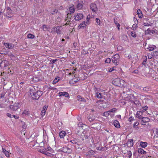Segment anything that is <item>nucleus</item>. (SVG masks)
<instances>
[{
    "label": "nucleus",
    "instance_id": "obj_44",
    "mask_svg": "<svg viewBox=\"0 0 158 158\" xmlns=\"http://www.w3.org/2000/svg\"><path fill=\"white\" fill-rule=\"evenodd\" d=\"M137 27V23H135L133 24L132 26V29L133 30H135Z\"/></svg>",
    "mask_w": 158,
    "mask_h": 158
},
{
    "label": "nucleus",
    "instance_id": "obj_30",
    "mask_svg": "<svg viewBox=\"0 0 158 158\" xmlns=\"http://www.w3.org/2000/svg\"><path fill=\"white\" fill-rule=\"evenodd\" d=\"M96 22L99 26H101V21L98 18H96L95 19Z\"/></svg>",
    "mask_w": 158,
    "mask_h": 158
},
{
    "label": "nucleus",
    "instance_id": "obj_7",
    "mask_svg": "<svg viewBox=\"0 0 158 158\" xmlns=\"http://www.w3.org/2000/svg\"><path fill=\"white\" fill-rule=\"evenodd\" d=\"M59 150L61 152L68 153H70L72 152V150L66 146L61 148Z\"/></svg>",
    "mask_w": 158,
    "mask_h": 158
},
{
    "label": "nucleus",
    "instance_id": "obj_28",
    "mask_svg": "<svg viewBox=\"0 0 158 158\" xmlns=\"http://www.w3.org/2000/svg\"><path fill=\"white\" fill-rule=\"evenodd\" d=\"M95 96L97 98H102V94L99 92H97L96 93Z\"/></svg>",
    "mask_w": 158,
    "mask_h": 158
},
{
    "label": "nucleus",
    "instance_id": "obj_6",
    "mask_svg": "<svg viewBox=\"0 0 158 158\" xmlns=\"http://www.w3.org/2000/svg\"><path fill=\"white\" fill-rule=\"evenodd\" d=\"M74 17L75 20L79 21L83 19V15L82 13H78L74 15Z\"/></svg>",
    "mask_w": 158,
    "mask_h": 158
},
{
    "label": "nucleus",
    "instance_id": "obj_64",
    "mask_svg": "<svg viewBox=\"0 0 158 158\" xmlns=\"http://www.w3.org/2000/svg\"><path fill=\"white\" fill-rule=\"evenodd\" d=\"M138 72H139L138 70H135L134 71V73L135 74H137Z\"/></svg>",
    "mask_w": 158,
    "mask_h": 158
},
{
    "label": "nucleus",
    "instance_id": "obj_18",
    "mask_svg": "<svg viewBox=\"0 0 158 158\" xmlns=\"http://www.w3.org/2000/svg\"><path fill=\"white\" fill-rule=\"evenodd\" d=\"M138 152L141 154H144L146 153V152L141 148H139L138 149Z\"/></svg>",
    "mask_w": 158,
    "mask_h": 158
},
{
    "label": "nucleus",
    "instance_id": "obj_40",
    "mask_svg": "<svg viewBox=\"0 0 158 158\" xmlns=\"http://www.w3.org/2000/svg\"><path fill=\"white\" fill-rule=\"evenodd\" d=\"M139 123L138 122L134 123L133 124V127L139 129V128L137 127L139 124Z\"/></svg>",
    "mask_w": 158,
    "mask_h": 158
},
{
    "label": "nucleus",
    "instance_id": "obj_31",
    "mask_svg": "<svg viewBox=\"0 0 158 158\" xmlns=\"http://www.w3.org/2000/svg\"><path fill=\"white\" fill-rule=\"evenodd\" d=\"M83 7V5L82 3H79L77 5V8L78 9H81Z\"/></svg>",
    "mask_w": 158,
    "mask_h": 158
},
{
    "label": "nucleus",
    "instance_id": "obj_37",
    "mask_svg": "<svg viewBox=\"0 0 158 158\" xmlns=\"http://www.w3.org/2000/svg\"><path fill=\"white\" fill-rule=\"evenodd\" d=\"M27 37L30 39H33L35 37V36L29 33L27 35Z\"/></svg>",
    "mask_w": 158,
    "mask_h": 158
},
{
    "label": "nucleus",
    "instance_id": "obj_4",
    "mask_svg": "<svg viewBox=\"0 0 158 158\" xmlns=\"http://www.w3.org/2000/svg\"><path fill=\"white\" fill-rule=\"evenodd\" d=\"M119 56L116 54L114 55L112 58V60L114 65H117L118 64L119 61Z\"/></svg>",
    "mask_w": 158,
    "mask_h": 158
},
{
    "label": "nucleus",
    "instance_id": "obj_34",
    "mask_svg": "<svg viewBox=\"0 0 158 158\" xmlns=\"http://www.w3.org/2000/svg\"><path fill=\"white\" fill-rule=\"evenodd\" d=\"M129 97L131 99V101L133 102L135 100V97L134 95L133 94H131L130 95Z\"/></svg>",
    "mask_w": 158,
    "mask_h": 158
},
{
    "label": "nucleus",
    "instance_id": "obj_62",
    "mask_svg": "<svg viewBox=\"0 0 158 158\" xmlns=\"http://www.w3.org/2000/svg\"><path fill=\"white\" fill-rule=\"evenodd\" d=\"M58 10H54V11H53V12H52V14H54L55 13H56L57 12Z\"/></svg>",
    "mask_w": 158,
    "mask_h": 158
},
{
    "label": "nucleus",
    "instance_id": "obj_46",
    "mask_svg": "<svg viewBox=\"0 0 158 158\" xmlns=\"http://www.w3.org/2000/svg\"><path fill=\"white\" fill-rule=\"evenodd\" d=\"M88 119L89 121L90 122H92V121L94 120V118H93L91 117V116L90 115H89L88 117Z\"/></svg>",
    "mask_w": 158,
    "mask_h": 158
},
{
    "label": "nucleus",
    "instance_id": "obj_1",
    "mask_svg": "<svg viewBox=\"0 0 158 158\" xmlns=\"http://www.w3.org/2000/svg\"><path fill=\"white\" fill-rule=\"evenodd\" d=\"M69 15L68 16L69 14H67V18L65 19V22L66 23L63 25L62 27V26H57L56 27H54L52 29L51 32L52 34H54L55 32H56L57 34H60L61 33L63 29L65 27L67 28L71 27V24L70 23L71 19L70 18L71 15L69 13Z\"/></svg>",
    "mask_w": 158,
    "mask_h": 158
},
{
    "label": "nucleus",
    "instance_id": "obj_60",
    "mask_svg": "<svg viewBox=\"0 0 158 158\" xmlns=\"http://www.w3.org/2000/svg\"><path fill=\"white\" fill-rule=\"evenodd\" d=\"M78 125L79 126V127H82V125H83L82 123H81V122H80L78 124Z\"/></svg>",
    "mask_w": 158,
    "mask_h": 158
},
{
    "label": "nucleus",
    "instance_id": "obj_45",
    "mask_svg": "<svg viewBox=\"0 0 158 158\" xmlns=\"http://www.w3.org/2000/svg\"><path fill=\"white\" fill-rule=\"evenodd\" d=\"M127 155L129 158H130L132 156L131 152L130 151H128L127 152Z\"/></svg>",
    "mask_w": 158,
    "mask_h": 158
},
{
    "label": "nucleus",
    "instance_id": "obj_53",
    "mask_svg": "<svg viewBox=\"0 0 158 158\" xmlns=\"http://www.w3.org/2000/svg\"><path fill=\"white\" fill-rule=\"evenodd\" d=\"M134 22L135 23L137 24L138 23V21L137 19L135 17H134Z\"/></svg>",
    "mask_w": 158,
    "mask_h": 158
},
{
    "label": "nucleus",
    "instance_id": "obj_42",
    "mask_svg": "<svg viewBox=\"0 0 158 158\" xmlns=\"http://www.w3.org/2000/svg\"><path fill=\"white\" fill-rule=\"evenodd\" d=\"M114 23L116 25L117 27H118V30L119 29V27L120 26V25L119 23H118L117 21H116L115 20V19H114Z\"/></svg>",
    "mask_w": 158,
    "mask_h": 158
},
{
    "label": "nucleus",
    "instance_id": "obj_63",
    "mask_svg": "<svg viewBox=\"0 0 158 158\" xmlns=\"http://www.w3.org/2000/svg\"><path fill=\"white\" fill-rule=\"evenodd\" d=\"M12 117L14 118L15 119H18V117L17 116H15V115H12Z\"/></svg>",
    "mask_w": 158,
    "mask_h": 158
},
{
    "label": "nucleus",
    "instance_id": "obj_24",
    "mask_svg": "<svg viewBox=\"0 0 158 158\" xmlns=\"http://www.w3.org/2000/svg\"><path fill=\"white\" fill-rule=\"evenodd\" d=\"M87 26V24L85 23V21L81 23L79 26L80 28H84Z\"/></svg>",
    "mask_w": 158,
    "mask_h": 158
},
{
    "label": "nucleus",
    "instance_id": "obj_21",
    "mask_svg": "<svg viewBox=\"0 0 158 158\" xmlns=\"http://www.w3.org/2000/svg\"><path fill=\"white\" fill-rule=\"evenodd\" d=\"M137 14L139 17L140 18H142L143 16L141 11L140 9H138L137 10Z\"/></svg>",
    "mask_w": 158,
    "mask_h": 158
},
{
    "label": "nucleus",
    "instance_id": "obj_3",
    "mask_svg": "<svg viewBox=\"0 0 158 158\" xmlns=\"http://www.w3.org/2000/svg\"><path fill=\"white\" fill-rule=\"evenodd\" d=\"M30 94L32 96V98L34 99H38L42 95L43 92L41 91H38L36 92L33 93L32 94L30 91Z\"/></svg>",
    "mask_w": 158,
    "mask_h": 158
},
{
    "label": "nucleus",
    "instance_id": "obj_23",
    "mask_svg": "<svg viewBox=\"0 0 158 158\" xmlns=\"http://www.w3.org/2000/svg\"><path fill=\"white\" fill-rule=\"evenodd\" d=\"M42 28L44 31H48L49 29V27L47 25H43L42 26Z\"/></svg>",
    "mask_w": 158,
    "mask_h": 158
},
{
    "label": "nucleus",
    "instance_id": "obj_38",
    "mask_svg": "<svg viewBox=\"0 0 158 158\" xmlns=\"http://www.w3.org/2000/svg\"><path fill=\"white\" fill-rule=\"evenodd\" d=\"M69 10L70 12L71 13H73L75 11V10H74V8L73 6H72L70 7L69 8Z\"/></svg>",
    "mask_w": 158,
    "mask_h": 158
},
{
    "label": "nucleus",
    "instance_id": "obj_61",
    "mask_svg": "<svg viewBox=\"0 0 158 158\" xmlns=\"http://www.w3.org/2000/svg\"><path fill=\"white\" fill-rule=\"evenodd\" d=\"M90 23V22L89 21H87V20H86V21H85V23L86 24H87V25H88Z\"/></svg>",
    "mask_w": 158,
    "mask_h": 158
},
{
    "label": "nucleus",
    "instance_id": "obj_25",
    "mask_svg": "<svg viewBox=\"0 0 158 158\" xmlns=\"http://www.w3.org/2000/svg\"><path fill=\"white\" fill-rule=\"evenodd\" d=\"M53 153H51V152H48L47 151H45V152H44V154L49 156H53L52 154Z\"/></svg>",
    "mask_w": 158,
    "mask_h": 158
},
{
    "label": "nucleus",
    "instance_id": "obj_19",
    "mask_svg": "<svg viewBox=\"0 0 158 158\" xmlns=\"http://www.w3.org/2000/svg\"><path fill=\"white\" fill-rule=\"evenodd\" d=\"M113 124L114 126L117 128H119L120 126V125L119 122L117 120H115L114 121Z\"/></svg>",
    "mask_w": 158,
    "mask_h": 158
},
{
    "label": "nucleus",
    "instance_id": "obj_22",
    "mask_svg": "<svg viewBox=\"0 0 158 158\" xmlns=\"http://www.w3.org/2000/svg\"><path fill=\"white\" fill-rule=\"evenodd\" d=\"M78 81V79L76 78H73L70 81L69 83L70 84H73L77 82Z\"/></svg>",
    "mask_w": 158,
    "mask_h": 158
},
{
    "label": "nucleus",
    "instance_id": "obj_36",
    "mask_svg": "<svg viewBox=\"0 0 158 158\" xmlns=\"http://www.w3.org/2000/svg\"><path fill=\"white\" fill-rule=\"evenodd\" d=\"M96 149L98 150L101 151L104 150V148L101 145L97 147Z\"/></svg>",
    "mask_w": 158,
    "mask_h": 158
},
{
    "label": "nucleus",
    "instance_id": "obj_2",
    "mask_svg": "<svg viewBox=\"0 0 158 158\" xmlns=\"http://www.w3.org/2000/svg\"><path fill=\"white\" fill-rule=\"evenodd\" d=\"M124 81L123 80L120 79L119 78L115 79L113 81V84L117 86L121 87L123 86Z\"/></svg>",
    "mask_w": 158,
    "mask_h": 158
},
{
    "label": "nucleus",
    "instance_id": "obj_17",
    "mask_svg": "<svg viewBox=\"0 0 158 158\" xmlns=\"http://www.w3.org/2000/svg\"><path fill=\"white\" fill-rule=\"evenodd\" d=\"M148 145V143L146 142L141 141L140 143V146L143 148H145Z\"/></svg>",
    "mask_w": 158,
    "mask_h": 158
},
{
    "label": "nucleus",
    "instance_id": "obj_41",
    "mask_svg": "<svg viewBox=\"0 0 158 158\" xmlns=\"http://www.w3.org/2000/svg\"><path fill=\"white\" fill-rule=\"evenodd\" d=\"M29 114L28 110L27 109L24 110L23 112V113H22V114H23V115H27V114Z\"/></svg>",
    "mask_w": 158,
    "mask_h": 158
},
{
    "label": "nucleus",
    "instance_id": "obj_33",
    "mask_svg": "<svg viewBox=\"0 0 158 158\" xmlns=\"http://www.w3.org/2000/svg\"><path fill=\"white\" fill-rule=\"evenodd\" d=\"M46 150L48 151H49V152L51 153H53V151L52 149L50 147H48L46 149Z\"/></svg>",
    "mask_w": 158,
    "mask_h": 158
},
{
    "label": "nucleus",
    "instance_id": "obj_5",
    "mask_svg": "<svg viewBox=\"0 0 158 158\" xmlns=\"http://www.w3.org/2000/svg\"><path fill=\"white\" fill-rule=\"evenodd\" d=\"M20 106V103L19 102H16L14 105L10 106V109L12 110L16 111L19 108Z\"/></svg>",
    "mask_w": 158,
    "mask_h": 158
},
{
    "label": "nucleus",
    "instance_id": "obj_14",
    "mask_svg": "<svg viewBox=\"0 0 158 158\" xmlns=\"http://www.w3.org/2000/svg\"><path fill=\"white\" fill-rule=\"evenodd\" d=\"M58 94L59 96L60 97L62 96H64L66 97H69V95L68 93L66 92H60Z\"/></svg>",
    "mask_w": 158,
    "mask_h": 158
},
{
    "label": "nucleus",
    "instance_id": "obj_58",
    "mask_svg": "<svg viewBox=\"0 0 158 158\" xmlns=\"http://www.w3.org/2000/svg\"><path fill=\"white\" fill-rule=\"evenodd\" d=\"M73 46L74 47V48L75 49L76 48V47L77 46V43H76L74 42L73 43Z\"/></svg>",
    "mask_w": 158,
    "mask_h": 158
},
{
    "label": "nucleus",
    "instance_id": "obj_10",
    "mask_svg": "<svg viewBox=\"0 0 158 158\" xmlns=\"http://www.w3.org/2000/svg\"><path fill=\"white\" fill-rule=\"evenodd\" d=\"M90 8L92 11L93 12H96L98 10L96 4L94 3H92L90 4Z\"/></svg>",
    "mask_w": 158,
    "mask_h": 158
},
{
    "label": "nucleus",
    "instance_id": "obj_57",
    "mask_svg": "<svg viewBox=\"0 0 158 158\" xmlns=\"http://www.w3.org/2000/svg\"><path fill=\"white\" fill-rule=\"evenodd\" d=\"M81 118V115H79L77 117V119L78 121H80Z\"/></svg>",
    "mask_w": 158,
    "mask_h": 158
},
{
    "label": "nucleus",
    "instance_id": "obj_12",
    "mask_svg": "<svg viewBox=\"0 0 158 158\" xmlns=\"http://www.w3.org/2000/svg\"><path fill=\"white\" fill-rule=\"evenodd\" d=\"M156 48V46L153 45H149L148 47L146 48L150 51H152Z\"/></svg>",
    "mask_w": 158,
    "mask_h": 158
},
{
    "label": "nucleus",
    "instance_id": "obj_47",
    "mask_svg": "<svg viewBox=\"0 0 158 158\" xmlns=\"http://www.w3.org/2000/svg\"><path fill=\"white\" fill-rule=\"evenodd\" d=\"M4 153L5 154V156L7 157L10 156V154L9 153V152L7 151H5V152Z\"/></svg>",
    "mask_w": 158,
    "mask_h": 158
},
{
    "label": "nucleus",
    "instance_id": "obj_35",
    "mask_svg": "<svg viewBox=\"0 0 158 158\" xmlns=\"http://www.w3.org/2000/svg\"><path fill=\"white\" fill-rule=\"evenodd\" d=\"M131 36L134 38H135L136 37V35L135 32L134 31H132L131 32Z\"/></svg>",
    "mask_w": 158,
    "mask_h": 158
},
{
    "label": "nucleus",
    "instance_id": "obj_26",
    "mask_svg": "<svg viewBox=\"0 0 158 158\" xmlns=\"http://www.w3.org/2000/svg\"><path fill=\"white\" fill-rule=\"evenodd\" d=\"M148 109V107L147 106H144L141 109H140V110L143 113L146 111Z\"/></svg>",
    "mask_w": 158,
    "mask_h": 158
},
{
    "label": "nucleus",
    "instance_id": "obj_16",
    "mask_svg": "<svg viewBox=\"0 0 158 158\" xmlns=\"http://www.w3.org/2000/svg\"><path fill=\"white\" fill-rule=\"evenodd\" d=\"M143 115V113L142 111H137L136 115V117L138 118L139 119H141L142 118V116Z\"/></svg>",
    "mask_w": 158,
    "mask_h": 158
},
{
    "label": "nucleus",
    "instance_id": "obj_59",
    "mask_svg": "<svg viewBox=\"0 0 158 158\" xmlns=\"http://www.w3.org/2000/svg\"><path fill=\"white\" fill-rule=\"evenodd\" d=\"M2 151L3 153H4V152H5V151H6V150L4 148L2 147Z\"/></svg>",
    "mask_w": 158,
    "mask_h": 158
},
{
    "label": "nucleus",
    "instance_id": "obj_13",
    "mask_svg": "<svg viewBox=\"0 0 158 158\" xmlns=\"http://www.w3.org/2000/svg\"><path fill=\"white\" fill-rule=\"evenodd\" d=\"M47 108L48 106L46 105L43 107V110H42L41 113V115L42 117H43L45 115Z\"/></svg>",
    "mask_w": 158,
    "mask_h": 158
},
{
    "label": "nucleus",
    "instance_id": "obj_51",
    "mask_svg": "<svg viewBox=\"0 0 158 158\" xmlns=\"http://www.w3.org/2000/svg\"><path fill=\"white\" fill-rule=\"evenodd\" d=\"M116 110V108H113L109 110V111H110V114L111 112H114Z\"/></svg>",
    "mask_w": 158,
    "mask_h": 158
},
{
    "label": "nucleus",
    "instance_id": "obj_8",
    "mask_svg": "<svg viewBox=\"0 0 158 158\" xmlns=\"http://www.w3.org/2000/svg\"><path fill=\"white\" fill-rule=\"evenodd\" d=\"M5 13H4V15L10 18L12 16L11 10L9 7H7L5 10Z\"/></svg>",
    "mask_w": 158,
    "mask_h": 158
},
{
    "label": "nucleus",
    "instance_id": "obj_29",
    "mask_svg": "<svg viewBox=\"0 0 158 158\" xmlns=\"http://www.w3.org/2000/svg\"><path fill=\"white\" fill-rule=\"evenodd\" d=\"M110 114V111H109L105 112L102 114V115L106 117H108Z\"/></svg>",
    "mask_w": 158,
    "mask_h": 158
},
{
    "label": "nucleus",
    "instance_id": "obj_11",
    "mask_svg": "<svg viewBox=\"0 0 158 158\" xmlns=\"http://www.w3.org/2000/svg\"><path fill=\"white\" fill-rule=\"evenodd\" d=\"M4 45L7 48L9 49L13 48L14 47L13 44L8 43H4Z\"/></svg>",
    "mask_w": 158,
    "mask_h": 158
},
{
    "label": "nucleus",
    "instance_id": "obj_27",
    "mask_svg": "<svg viewBox=\"0 0 158 158\" xmlns=\"http://www.w3.org/2000/svg\"><path fill=\"white\" fill-rule=\"evenodd\" d=\"M60 79V78L59 77H56L53 81V84H55L56 83L59 81Z\"/></svg>",
    "mask_w": 158,
    "mask_h": 158
},
{
    "label": "nucleus",
    "instance_id": "obj_48",
    "mask_svg": "<svg viewBox=\"0 0 158 158\" xmlns=\"http://www.w3.org/2000/svg\"><path fill=\"white\" fill-rule=\"evenodd\" d=\"M98 125H99V123H95L94 124H92V127L94 128H96V127H95L94 126H97Z\"/></svg>",
    "mask_w": 158,
    "mask_h": 158
},
{
    "label": "nucleus",
    "instance_id": "obj_20",
    "mask_svg": "<svg viewBox=\"0 0 158 158\" xmlns=\"http://www.w3.org/2000/svg\"><path fill=\"white\" fill-rule=\"evenodd\" d=\"M66 134V133L64 131H61L59 133V135L60 137L61 138H64V136Z\"/></svg>",
    "mask_w": 158,
    "mask_h": 158
},
{
    "label": "nucleus",
    "instance_id": "obj_54",
    "mask_svg": "<svg viewBox=\"0 0 158 158\" xmlns=\"http://www.w3.org/2000/svg\"><path fill=\"white\" fill-rule=\"evenodd\" d=\"M6 115V116L7 117H8L10 118H12V115H11V114L10 113H7Z\"/></svg>",
    "mask_w": 158,
    "mask_h": 158
},
{
    "label": "nucleus",
    "instance_id": "obj_15",
    "mask_svg": "<svg viewBox=\"0 0 158 158\" xmlns=\"http://www.w3.org/2000/svg\"><path fill=\"white\" fill-rule=\"evenodd\" d=\"M126 144L129 147H131L133 146L134 144L133 140L132 139H129L127 142Z\"/></svg>",
    "mask_w": 158,
    "mask_h": 158
},
{
    "label": "nucleus",
    "instance_id": "obj_39",
    "mask_svg": "<svg viewBox=\"0 0 158 158\" xmlns=\"http://www.w3.org/2000/svg\"><path fill=\"white\" fill-rule=\"evenodd\" d=\"M71 142L73 144H76L77 143V140L76 139H73L71 140Z\"/></svg>",
    "mask_w": 158,
    "mask_h": 158
},
{
    "label": "nucleus",
    "instance_id": "obj_43",
    "mask_svg": "<svg viewBox=\"0 0 158 158\" xmlns=\"http://www.w3.org/2000/svg\"><path fill=\"white\" fill-rule=\"evenodd\" d=\"M8 56L11 58L12 60L14 59L15 58V56L11 53L8 54Z\"/></svg>",
    "mask_w": 158,
    "mask_h": 158
},
{
    "label": "nucleus",
    "instance_id": "obj_55",
    "mask_svg": "<svg viewBox=\"0 0 158 158\" xmlns=\"http://www.w3.org/2000/svg\"><path fill=\"white\" fill-rule=\"evenodd\" d=\"M6 52H4L3 51V50H2L0 51V53L2 54H6Z\"/></svg>",
    "mask_w": 158,
    "mask_h": 158
},
{
    "label": "nucleus",
    "instance_id": "obj_32",
    "mask_svg": "<svg viewBox=\"0 0 158 158\" xmlns=\"http://www.w3.org/2000/svg\"><path fill=\"white\" fill-rule=\"evenodd\" d=\"M78 98V100L81 101H83V102H85V99L82 98L80 96H77Z\"/></svg>",
    "mask_w": 158,
    "mask_h": 158
},
{
    "label": "nucleus",
    "instance_id": "obj_52",
    "mask_svg": "<svg viewBox=\"0 0 158 158\" xmlns=\"http://www.w3.org/2000/svg\"><path fill=\"white\" fill-rule=\"evenodd\" d=\"M114 67H113L112 68H111L110 69L108 68V70H107V71L109 72H112V71H113V70H114Z\"/></svg>",
    "mask_w": 158,
    "mask_h": 158
},
{
    "label": "nucleus",
    "instance_id": "obj_50",
    "mask_svg": "<svg viewBox=\"0 0 158 158\" xmlns=\"http://www.w3.org/2000/svg\"><path fill=\"white\" fill-rule=\"evenodd\" d=\"M134 120V118L132 116L130 117L129 118V121L130 122H131Z\"/></svg>",
    "mask_w": 158,
    "mask_h": 158
},
{
    "label": "nucleus",
    "instance_id": "obj_56",
    "mask_svg": "<svg viewBox=\"0 0 158 158\" xmlns=\"http://www.w3.org/2000/svg\"><path fill=\"white\" fill-rule=\"evenodd\" d=\"M89 153L91 155H93L94 153V151L93 150L89 151Z\"/></svg>",
    "mask_w": 158,
    "mask_h": 158
},
{
    "label": "nucleus",
    "instance_id": "obj_9",
    "mask_svg": "<svg viewBox=\"0 0 158 158\" xmlns=\"http://www.w3.org/2000/svg\"><path fill=\"white\" fill-rule=\"evenodd\" d=\"M141 119L140 123L143 125H145V123L149 122L150 120V119L149 118L146 117H142Z\"/></svg>",
    "mask_w": 158,
    "mask_h": 158
},
{
    "label": "nucleus",
    "instance_id": "obj_49",
    "mask_svg": "<svg viewBox=\"0 0 158 158\" xmlns=\"http://www.w3.org/2000/svg\"><path fill=\"white\" fill-rule=\"evenodd\" d=\"M111 61V60L110 58H108L106 59L105 61L106 63H109Z\"/></svg>",
    "mask_w": 158,
    "mask_h": 158
}]
</instances>
